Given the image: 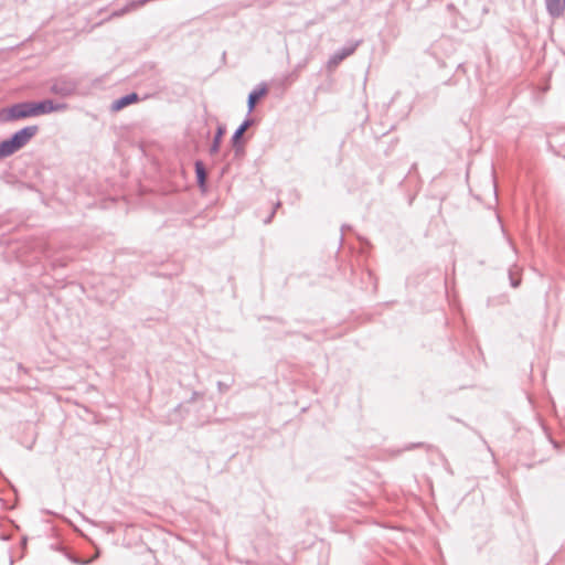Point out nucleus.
<instances>
[{"label":"nucleus","instance_id":"14","mask_svg":"<svg viewBox=\"0 0 565 565\" xmlns=\"http://www.w3.org/2000/svg\"><path fill=\"white\" fill-rule=\"evenodd\" d=\"M147 0H139V1H132L129 4L125 6L122 9L115 11L113 13L114 17H120L136 8H139L140 6L145 4Z\"/></svg>","mask_w":565,"mask_h":565},{"label":"nucleus","instance_id":"10","mask_svg":"<svg viewBox=\"0 0 565 565\" xmlns=\"http://www.w3.org/2000/svg\"><path fill=\"white\" fill-rule=\"evenodd\" d=\"M138 100V95L136 93L127 94L116 100L113 102L111 109L120 110L124 107L135 103Z\"/></svg>","mask_w":565,"mask_h":565},{"label":"nucleus","instance_id":"16","mask_svg":"<svg viewBox=\"0 0 565 565\" xmlns=\"http://www.w3.org/2000/svg\"><path fill=\"white\" fill-rule=\"evenodd\" d=\"M511 285L516 288L519 285H520V280H514L513 278H511Z\"/></svg>","mask_w":565,"mask_h":565},{"label":"nucleus","instance_id":"5","mask_svg":"<svg viewBox=\"0 0 565 565\" xmlns=\"http://www.w3.org/2000/svg\"><path fill=\"white\" fill-rule=\"evenodd\" d=\"M38 126H26L15 131L10 138L13 140V142L15 143V146H18L19 149H22L30 142V140L38 134Z\"/></svg>","mask_w":565,"mask_h":565},{"label":"nucleus","instance_id":"4","mask_svg":"<svg viewBox=\"0 0 565 565\" xmlns=\"http://www.w3.org/2000/svg\"><path fill=\"white\" fill-rule=\"evenodd\" d=\"M34 117L54 111H63L67 108L66 104H54L51 99L32 102Z\"/></svg>","mask_w":565,"mask_h":565},{"label":"nucleus","instance_id":"8","mask_svg":"<svg viewBox=\"0 0 565 565\" xmlns=\"http://www.w3.org/2000/svg\"><path fill=\"white\" fill-rule=\"evenodd\" d=\"M20 149L11 138H8L0 142V159L8 158L19 151Z\"/></svg>","mask_w":565,"mask_h":565},{"label":"nucleus","instance_id":"1","mask_svg":"<svg viewBox=\"0 0 565 565\" xmlns=\"http://www.w3.org/2000/svg\"><path fill=\"white\" fill-rule=\"evenodd\" d=\"M29 117H34L32 102L18 103L0 111V120L3 122Z\"/></svg>","mask_w":565,"mask_h":565},{"label":"nucleus","instance_id":"7","mask_svg":"<svg viewBox=\"0 0 565 565\" xmlns=\"http://www.w3.org/2000/svg\"><path fill=\"white\" fill-rule=\"evenodd\" d=\"M267 94V86L265 84L259 85L257 88L252 90L248 95L247 107L248 113H252L256 106V103L259 98Z\"/></svg>","mask_w":565,"mask_h":565},{"label":"nucleus","instance_id":"13","mask_svg":"<svg viewBox=\"0 0 565 565\" xmlns=\"http://www.w3.org/2000/svg\"><path fill=\"white\" fill-rule=\"evenodd\" d=\"M195 173L199 185L203 186L206 180V170L201 161L195 162Z\"/></svg>","mask_w":565,"mask_h":565},{"label":"nucleus","instance_id":"2","mask_svg":"<svg viewBox=\"0 0 565 565\" xmlns=\"http://www.w3.org/2000/svg\"><path fill=\"white\" fill-rule=\"evenodd\" d=\"M78 82L70 76H61L52 81L50 92L61 97L75 94Z\"/></svg>","mask_w":565,"mask_h":565},{"label":"nucleus","instance_id":"11","mask_svg":"<svg viewBox=\"0 0 565 565\" xmlns=\"http://www.w3.org/2000/svg\"><path fill=\"white\" fill-rule=\"evenodd\" d=\"M253 125V119L250 118H247L245 119L241 126L234 131L233 136H232V143L234 147L237 146L239 139L242 138V136L244 135V132Z\"/></svg>","mask_w":565,"mask_h":565},{"label":"nucleus","instance_id":"6","mask_svg":"<svg viewBox=\"0 0 565 565\" xmlns=\"http://www.w3.org/2000/svg\"><path fill=\"white\" fill-rule=\"evenodd\" d=\"M545 6L552 18H559L565 11V0H545Z\"/></svg>","mask_w":565,"mask_h":565},{"label":"nucleus","instance_id":"12","mask_svg":"<svg viewBox=\"0 0 565 565\" xmlns=\"http://www.w3.org/2000/svg\"><path fill=\"white\" fill-rule=\"evenodd\" d=\"M225 134V127L224 126H218L217 129H216V134L213 138V141H212V145L210 147V153L211 154H215L218 152L220 150V146H221V141H222V138Z\"/></svg>","mask_w":565,"mask_h":565},{"label":"nucleus","instance_id":"9","mask_svg":"<svg viewBox=\"0 0 565 565\" xmlns=\"http://www.w3.org/2000/svg\"><path fill=\"white\" fill-rule=\"evenodd\" d=\"M20 149L11 138H8L0 142V159L8 158L19 151Z\"/></svg>","mask_w":565,"mask_h":565},{"label":"nucleus","instance_id":"17","mask_svg":"<svg viewBox=\"0 0 565 565\" xmlns=\"http://www.w3.org/2000/svg\"><path fill=\"white\" fill-rule=\"evenodd\" d=\"M273 215H274V212L271 213V215H269V217L266 220V223L270 222V220L273 218Z\"/></svg>","mask_w":565,"mask_h":565},{"label":"nucleus","instance_id":"3","mask_svg":"<svg viewBox=\"0 0 565 565\" xmlns=\"http://www.w3.org/2000/svg\"><path fill=\"white\" fill-rule=\"evenodd\" d=\"M360 41L349 43L348 45L343 46L342 49L335 51L328 61V68L332 70L335 68L343 60L352 55L356 47L359 46Z\"/></svg>","mask_w":565,"mask_h":565},{"label":"nucleus","instance_id":"15","mask_svg":"<svg viewBox=\"0 0 565 565\" xmlns=\"http://www.w3.org/2000/svg\"><path fill=\"white\" fill-rule=\"evenodd\" d=\"M98 557V552L89 559H81V558H77V557H73L71 558L73 563L75 564H78V565H87L89 563H92L95 558Z\"/></svg>","mask_w":565,"mask_h":565}]
</instances>
